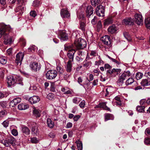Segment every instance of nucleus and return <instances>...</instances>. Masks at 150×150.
I'll use <instances>...</instances> for the list:
<instances>
[{"instance_id": "69168bd1", "label": "nucleus", "mask_w": 150, "mask_h": 150, "mask_svg": "<svg viewBox=\"0 0 150 150\" xmlns=\"http://www.w3.org/2000/svg\"><path fill=\"white\" fill-rule=\"evenodd\" d=\"M116 103V105H117L120 106L122 105V102L120 101H117L115 102Z\"/></svg>"}, {"instance_id": "603ef678", "label": "nucleus", "mask_w": 150, "mask_h": 150, "mask_svg": "<svg viewBox=\"0 0 150 150\" xmlns=\"http://www.w3.org/2000/svg\"><path fill=\"white\" fill-rule=\"evenodd\" d=\"M36 13L35 11H32L30 12V15L33 17H35L36 16Z\"/></svg>"}, {"instance_id": "1a4fd4ad", "label": "nucleus", "mask_w": 150, "mask_h": 150, "mask_svg": "<svg viewBox=\"0 0 150 150\" xmlns=\"http://www.w3.org/2000/svg\"><path fill=\"white\" fill-rule=\"evenodd\" d=\"M24 56V54L22 52H19L17 54L16 57V63L17 64V65H18L19 64H20V65H21Z\"/></svg>"}, {"instance_id": "e2e57ef3", "label": "nucleus", "mask_w": 150, "mask_h": 150, "mask_svg": "<svg viewBox=\"0 0 150 150\" xmlns=\"http://www.w3.org/2000/svg\"><path fill=\"white\" fill-rule=\"evenodd\" d=\"M73 103L77 104L78 103V98L77 97L74 98L72 100Z\"/></svg>"}, {"instance_id": "0e129e2a", "label": "nucleus", "mask_w": 150, "mask_h": 150, "mask_svg": "<svg viewBox=\"0 0 150 150\" xmlns=\"http://www.w3.org/2000/svg\"><path fill=\"white\" fill-rule=\"evenodd\" d=\"M90 55L91 56L95 57L97 55V54L95 51H91V53L90 54Z\"/></svg>"}, {"instance_id": "473e14b6", "label": "nucleus", "mask_w": 150, "mask_h": 150, "mask_svg": "<svg viewBox=\"0 0 150 150\" xmlns=\"http://www.w3.org/2000/svg\"><path fill=\"white\" fill-rule=\"evenodd\" d=\"M76 143L77 144V146L78 150H82L83 146L82 144L81 141L79 140L76 141Z\"/></svg>"}, {"instance_id": "0eeeda50", "label": "nucleus", "mask_w": 150, "mask_h": 150, "mask_svg": "<svg viewBox=\"0 0 150 150\" xmlns=\"http://www.w3.org/2000/svg\"><path fill=\"white\" fill-rule=\"evenodd\" d=\"M7 82L8 87L13 86L16 82L15 77L12 75L8 76L7 77Z\"/></svg>"}, {"instance_id": "3c124183", "label": "nucleus", "mask_w": 150, "mask_h": 150, "mask_svg": "<svg viewBox=\"0 0 150 150\" xmlns=\"http://www.w3.org/2000/svg\"><path fill=\"white\" fill-rule=\"evenodd\" d=\"M4 126L6 128L8 127V126L9 123L8 121L5 120L2 123Z\"/></svg>"}, {"instance_id": "2eb2a0df", "label": "nucleus", "mask_w": 150, "mask_h": 150, "mask_svg": "<svg viewBox=\"0 0 150 150\" xmlns=\"http://www.w3.org/2000/svg\"><path fill=\"white\" fill-rule=\"evenodd\" d=\"M59 37L61 40L63 41H65L68 39L67 34L64 31L60 32Z\"/></svg>"}, {"instance_id": "20e7f679", "label": "nucleus", "mask_w": 150, "mask_h": 150, "mask_svg": "<svg viewBox=\"0 0 150 150\" xmlns=\"http://www.w3.org/2000/svg\"><path fill=\"white\" fill-rule=\"evenodd\" d=\"M96 15L98 16L103 17L104 16V7L101 5H99L96 8Z\"/></svg>"}, {"instance_id": "5701e85b", "label": "nucleus", "mask_w": 150, "mask_h": 150, "mask_svg": "<svg viewBox=\"0 0 150 150\" xmlns=\"http://www.w3.org/2000/svg\"><path fill=\"white\" fill-rule=\"evenodd\" d=\"M57 70L58 74L60 75H62L64 72V71L63 69V67L61 65H58L57 67Z\"/></svg>"}, {"instance_id": "393cba45", "label": "nucleus", "mask_w": 150, "mask_h": 150, "mask_svg": "<svg viewBox=\"0 0 150 150\" xmlns=\"http://www.w3.org/2000/svg\"><path fill=\"white\" fill-rule=\"evenodd\" d=\"M22 132L26 135H28L30 133V130L27 127L23 126L22 127Z\"/></svg>"}, {"instance_id": "f257e3e1", "label": "nucleus", "mask_w": 150, "mask_h": 150, "mask_svg": "<svg viewBox=\"0 0 150 150\" xmlns=\"http://www.w3.org/2000/svg\"><path fill=\"white\" fill-rule=\"evenodd\" d=\"M10 29H9V30H8V29H5V33H4L3 36L4 38V43L6 45L11 44L13 41V36L8 35V31H11V28L10 27Z\"/></svg>"}, {"instance_id": "72a5a7b5", "label": "nucleus", "mask_w": 150, "mask_h": 150, "mask_svg": "<svg viewBox=\"0 0 150 150\" xmlns=\"http://www.w3.org/2000/svg\"><path fill=\"white\" fill-rule=\"evenodd\" d=\"M144 23L146 27L150 29V17L145 19Z\"/></svg>"}, {"instance_id": "09e8293b", "label": "nucleus", "mask_w": 150, "mask_h": 150, "mask_svg": "<svg viewBox=\"0 0 150 150\" xmlns=\"http://www.w3.org/2000/svg\"><path fill=\"white\" fill-rule=\"evenodd\" d=\"M144 143L147 145H150V138H146L144 141Z\"/></svg>"}, {"instance_id": "774afa93", "label": "nucleus", "mask_w": 150, "mask_h": 150, "mask_svg": "<svg viewBox=\"0 0 150 150\" xmlns=\"http://www.w3.org/2000/svg\"><path fill=\"white\" fill-rule=\"evenodd\" d=\"M19 3H21L22 4H25L26 0H17Z\"/></svg>"}, {"instance_id": "b1692460", "label": "nucleus", "mask_w": 150, "mask_h": 150, "mask_svg": "<svg viewBox=\"0 0 150 150\" xmlns=\"http://www.w3.org/2000/svg\"><path fill=\"white\" fill-rule=\"evenodd\" d=\"M28 108V105L25 104L23 103L19 104L18 106V109L21 110H25Z\"/></svg>"}, {"instance_id": "37998d69", "label": "nucleus", "mask_w": 150, "mask_h": 150, "mask_svg": "<svg viewBox=\"0 0 150 150\" xmlns=\"http://www.w3.org/2000/svg\"><path fill=\"white\" fill-rule=\"evenodd\" d=\"M85 24L84 22H81L80 23V28L83 31L85 30Z\"/></svg>"}, {"instance_id": "58836bf2", "label": "nucleus", "mask_w": 150, "mask_h": 150, "mask_svg": "<svg viewBox=\"0 0 150 150\" xmlns=\"http://www.w3.org/2000/svg\"><path fill=\"white\" fill-rule=\"evenodd\" d=\"M1 142L6 146L8 147L10 146L9 143H8V141L7 139L2 140L1 141Z\"/></svg>"}, {"instance_id": "c756f323", "label": "nucleus", "mask_w": 150, "mask_h": 150, "mask_svg": "<svg viewBox=\"0 0 150 150\" xmlns=\"http://www.w3.org/2000/svg\"><path fill=\"white\" fill-rule=\"evenodd\" d=\"M7 139L8 141V143H9L10 145V144L14 145L15 143L16 140L12 136H11L8 138Z\"/></svg>"}, {"instance_id": "ddd939ff", "label": "nucleus", "mask_w": 150, "mask_h": 150, "mask_svg": "<svg viewBox=\"0 0 150 150\" xmlns=\"http://www.w3.org/2000/svg\"><path fill=\"white\" fill-rule=\"evenodd\" d=\"M30 67L34 71H37L40 69V67L38 65V63L35 62L31 63L30 64Z\"/></svg>"}, {"instance_id": "864d4df0", "label": "nucleus", "mask_w": 150, "mask_h": 150, "mask_svg": "<svg viewBox=\"0 0 150 150\" xmlns=\"http://www.w3.org/2000/svg\"><path fill=\"white\" fill-rule=\"evenodd\" d=\"M37 49V47L35 45H33L30 47L29 48V50H30V51L32 52L33 51H35Z\"/></svg>"}, {"instance_id": "39448f33", "label": "nucleus", "mask_w": 150, "mask_h": 150, "mask_svg": "<svg viewBox=\"0 0 150 150\" xmlns=\"http://www.w3.org/2000/svg\"><path fill=\"white\" fill-rule=\"evenodd\" d=\"M57 72L55 70H50L46 74V78L49 79H54L57 75Z\"/></svg>"}, {"instance_id": "2f4dec72", "label": "nucleus", "mask_w": 150, "mask_h": 150, "mask_svg": "<svg viewBox=\"0 0 150 150\" xmlns=\"http://www.w3.org/2000/svg\"><path fill=\"white\" fill-rule=\"evenodd\" d=\"M145 107L144 105L137 106L136 107L137 111L140 112H143L144 111Z\"/></svg>"}, {"instance_id": "a211bd4d", "label": "nucleus", "mask_w": 150, "mask_h": 150, "mask_svg": "<svg viewBox=\"0 0 150 150\" xmlns=\"http://www.w3.org/2000/svg\"><path fill=\"white\" fill-rule=\"evenodd\" d=\"M129 74L130 72L129 71H128L127 72H125L122 74L119 77L118 81L119 83H122L123 82V81L125 79L126 77V74Z\"/></svg>"}, {"instance_id": "680f3d73", "label": "nucleus", "mask_w": 150, "mask_h": 150, "mask_svg": "<svg viewBox=\"0 0 150 150\" xmlns=\"http://www.w3.org/2000/svg\"><path fill=\"white\" fill-rule=\"evenodd\" d=\"M72 124L70 122H68L66 126V127L67 128H69L71 127H72Z\"/></svg>"}, {"instance_id": "338daca9", "label": "nucleus", "mask_w": 150, "mask_h": 150, "mask_svg": "<svg viewBox=\"0 0 150 150\" xmlns=\"http://www.w3.org/2000/svg\"><path fill=\"white\" fill-rule=\"evenodd\" d=\"M33 5L35 6H38L39 5V1H35L33 2Z\"/></svg>"}, {"instance_id": "c9c22d12", "label": "nucleus", "mask_w": 150, "mask_h": 150, "mask_svg": "<svg viewBox=\"0 0 150 150\" xmlns=\"http://www.w3.org/2000/svg\"><path fill=\"white\" fill-rule=\"evenodd\" d=\"M134 82V80L133 78H129L126 81L125 84L126 85L128 86L132 84Z\"/></svg>"}, {"instance_id": "e433bc0d", "label": "nucleus", "mask_w": 150, "mask_h": 150, "mask_svg": "<svg viewBox=\"0 0 150 150\" xmlns=\"http://www.w3.org/2000/svg\"><path fill=\"white\" fill-rule=\"evenodd\" d=\"M7 61V59L6 57H0V63L2 64H5Z\"/></svg>"}, {"instance_id": "9b49d317", "label": "nucleus", "mask_w": 150, "mask_h": 150, "mask_svg": "<svg viewBox=\"0 0 150 150\" xmlns=\"http://www.w3.org/2000/svg\"><path fill=\"white\" fill-rule=\"evenodd\" d=\"M101 40L104 44L106 45H109L111 43V39L110 37L108 35L103 37Z\"/></svg>"}, {"instance_id": "9d476101", "label": "nucleus", "mask_w": 150, "mask_h": 150, "mask_svg": "<svg viewBox=\"0 0 150 150\" xmlns=\"http://www.w3.org/2000/svg\"><path fill=\"white\" fill-rule=\"evenodd\" d=\"M60 14L62 18H70V14L69 12L66 8H63L61 10Z\"/></svg>"}, {"instance_id": "c03bdc74", "label": "nucleus", "mask_w": 150, "mask_h": 150, "mask_svg": "<svg viewBox=\"0 0 150 150\" xmlns=\"http://www.w3.org/2000/svg\"><path fill=\"white\" fill-rule=\"evenodd\" d=\"M112 89L113 88L111 87H109L107 88L106 90L107 94H108L109 93H112Z\"/></svg>"}, {"instance_id": "6ab92c4d", "label": "nucleus", "mask_w": 150, "mask_h": 150, "mask_svg": "<svg viewBox=\"0 0 150 150\" xmlns=\"http://www.w3.org/2000/svg\"><path fill=\"white\" fill-rule=\"evenodd\" d=\"M122 23L125 25H133L134 23V20L131 18H128L124 19L122 21Z\"/></svg>"}, {"instance_id": "412c9836", "label": "nucleus", "mask_w": 150, "mask_h": 150, "mask_svg": "<svg viewBox=\"0 0 150 150\" xmlns=\"http://www.w3.org/2000/svg\"><path fill=\"white\" fill-rule=\"evenodd\" d=\"M33 109V113L35 116L36 117H40V110L35 108H34Z\"/></svg>"}, {"instance_id": "a19ab883", "label": "nucleus", "mask_w": 150, "mask_h": 150, "mask_svg": "<svg viewBox=\"0 0 150 150\" xmlns=\"http://www.w3.org/2000/svg\"><path fill=\"white\" fill-rule=\"evenodd\" d=\"M38 129L36 127H33L32 128V132L33 134H35L37 135V133L38 132Z\"/></svg>"}, {"instance_id": "4d7b16f0", "label": "nucleus", "mask_w": 150, "mask_h": 150, "mask_svg": "<svg viewBox=\"0 0 150 150\" xmlns=\"http://www.w3.org/2000/svg\"><path fill=\"white\" fill-rule=\"evenodd\" d=\"M85 105V101L83 100L80 103L79 105L80 107L81 108H83L84 107Z\"/></svg>"}, {"instance_id": "4c0bfd02", "label": "nucleus", "mask_w": 150, "mask_h": 150, "mask_svg": "<svg viewBox=\"0 0 150 150\" xmlns=\"http://www.w3.org/2000/svg\"><path fill=\"white\" fill-rule=\"evenodd\" d=\"M91 2L92 5L96 6L99 3L100 0H91Z\"/></svg>"}, {"instance_id": "79ce46f5", "label": "nucleus", "mask_w": 150, "mask_h": 150, "mask_svg": "<svg viewBox=\"0 0 150 150\" xmlns=\"http://www.w3.org/2000/svg\"><path fill=\"white\" fill-rule=\"evenodd\" d=\"M30 141L32 143L36 144L38 142L39 140L36 137L31 138Z\"/></svg>"}, {"instance_id": "4468645a", "label": "nucleus", "mask_w": 150, "mask_h": 150, "mask_svg": "<svg viewBox=\"0 0 150 150\" xmlns=\"http://www.w3.org/2000/svg\"><path fill=\"white\" fill-rule=\"evenodd\" d=\"M21 101V99L20 98H15L10 103L9 105L12 107H14Z\"/></svg>"}, {"instance_id": "f704fd0d", "label": "nucleus", "mask_w": 150, "mask_h": 150, "mask_svg": "<svg viewBox=\"0 0 150 150\" xmlns=\"http://www.w3.org/2000/svg\"><path fill=\"white\" fill-rule=\"evenodd\" d=\"M112 23V20L111 18H109L105 20L104 22V25H108L109 24Z\"/></svg>"}, {"instance_id": "cd10ccee", "label": "nucleus", "mask_w": 150, "mask_h": 150, "mask_svg": "<svg viewBox=\"0 0 150 150\" xmlns=\"http://www.w3.org/2000/svg\"><path fill=\"white\" fill-rule=\"evenodd\" d=\"M88 57H86V59L83 61V66L87 68L89 66H91L92 63L90 61H87Z\"/></svg>"}, {"instance_id": "6e6d98bb", "label": "nucleus", "mask_w": 150, "mask_h": 150, "mask_svg": "<svg viewBox=\"0 0 150 150\" xmlns=\"http://www.w3.org/2000/svg\"><path fill=\"white\" fill-rule=\"evenodd\" d=\"M6 114V112L4 110L0 111V117H3Z\"/></svg>"}, {"instance_id": "aec40b11", "label": "nucleus", "mask_w": 150, "mask_h": 150, "mask_svg": "<svg viewBox=\"0 0 150 150\" xmlns=\"http://www.w3.org/2000/svg\"><path fill=\"white\" fill-rule=\"evenodd\" d=\"M108 30L109 33L113 34L116 33L117 29L115 25H112L109 27Z\"/></svg>"}, {"instance_id": "8fccbe9b", "label": "nucleus", "mask_w": 150, "mask_h": 150, "mask_svg": "<svg viewBox=\"0 0 150 150\" xmlns=\"http://www.w3.org/2000/svg\"><path fill=\"white\" fill-rule=\"evenodd\" d=\"M20 44H21L23 46H25L26 44L25 41V40L23 38H21L20 39Z\"/></svg>"}, {"instance_id": "ea45409f", "label": "nucleus", "mask_w": 150, "mask_h": 150, "mask_svg": "<svg viewBox=\"0 0 150 150\" xmlns=\"http://www.w3.org/2000/svg\"><path fill=\"white\" fill-rule=\"evenodd\" d=\"M143 76L142 73L139 72L136 73V78L137 80H138L141 79Z\"/></svg>"}, {"instance_id": "a18cd8bd", "label": "nucleus", "mask_w": 150, "mask_h": 150, "mask_svg": "<svg viewBox=\"0 0 150 150\" xmlns=\"http://www.w3.org/2000/svg\"><path fill=\"white\" fill-rule=\"evenodd\" d=\"M124 35L125 37L128 40L130 41L131 38L129 36L128 33L127 32H125L124 33Z\"/></svg>"}, {"instance_id": "a878e982", "label": "nucleus", "mask_w": 150, "mask_h": 150, "mask_svg": "<svg viewBox=\"0 0 150 150\" xmlns=\"http://www.w3.org/2000/svg\"><path fill=\"white\" fill-rule=\"evenodd\" d=\"M47 123L48 126L50 128H52L54 125V123L49 118H48L47 120Z\"/></svg>"}, {"instance_id": "f3484780", "label": "nucleus", "mask_w": 150, "mask_h": 150, "mask_svg": "<svg viewBox=\"0 0 150 150\" xmlns=\"http://www.w3.org/2000/svg\"><path fill=\"white\" fill-rule=\"evenodd\" d=\"M23 5L24 4H22L21 6H19L16 8V11L18 12V14L21 15L23 13L25 9V7Z\"/></svg>"}, {"instance_id": "f8f14e48", "label": "nucleus", "mask_w": 150, "mask_h": 150, "mask_svg": "<svg viewBox=\"0 0 150 150\" xmlns=\"http://www.w3.org/2000/svg\"><path fill=\"white\" fill-rule=\"evenodd\" d=\"M93 10L91 6H88L86 8V15L88 18H89L93 13Z\"/></svg>"}, {"instance_id": "4be33fe9", "label": "nucleus", "mask_w": 150, "mask_h": 150, "mask_svg": "<svg viewBox=\"0 0 150 150\" xmlns=\"http://www.w3.org/2000/svg\"><path fill=\"white\" fill-rule=\"evenodd\" d=\"M105 121H107L109 120H113L114 117L113 115L110 114L106 113L104 115Z\"/></svg>"}, {"instance_id": "c85d7f7f", "label": "nucleus", "mask_w": 150, "mask_h": 150, "mask_svg": "<svg viewBox=\"0 0 150 150\" xmlns=\"http://www.w3.org/2000/svg\"><path fill=\"white\" fill-rule=\"evenodd\" d=\"M141 83L143 86H146L150 85V82L146 79L142 80Z\"/></svg>"}, {"instance_id": "7ed1b4c3", "label": "nucleus", "mask_w": 150, "mask_h": 150, "mask_svg": "<svg viewBox=\"0 0 150 150\" xmlns=\"http://www.w3.org/2000/svg\"><path fill=\"white\" fill-rule=\"evenodd\" d=\"M64 49L65 50L68 51L67 55L69 58L73 60L74 55L76 51L74 49H72V46H65Z\"/></svg>"}, {"instance_id": "13d9d810", "label": "nucleus", "mask_w": 150, "mask_h": 150, "mask_svg": "<svg viewBox=\"0 0 150 150\" xmlns=\"http://www.w3.org/2000/svg\"><path fill=\"white\" fill-rule=\"evenodd\" d=\"M79 18L81 20H85V17L83 13H81L79 15Z\"/></svg>"}, {"instance_id": "49530a36", "label": "nucleus", "mask_w": 150, "mask_h": 150, "mask_svg": "<svg viewBox=\"0 0 150 150\" xmlns=\"http://www.w3.org/2000/svg\"><path fill=\"white\" fill-rule=\"evenodd\" d=\"M11 133L12 135L14 136H17L18 135V132L15 129H13L11 130Z\"/></svg>"}, {"instance_id": "052dcab7", "label": "nucleus", "mask_w": 150, "mask_h": 150, "mask_svg": "<svg viewBox=\"0 0 150 150\" xmlns=\"http://www.w3.org/2000/svg\"><path fill=\"white\" fill-rule=\"evenodd\" d=\"M105 104L103 103H100L98 105H97L96 107V108H103V107L105 106Z\"/></svg>"}, {"instance_id": "de8ad7c7", "label": "nucleus", "mask_w": 150, "mask_h": 150, "mask_svg": "<svg viewBox=\"0 0 150 150\" xmlns=\"http://www.w3.org/2000/svg\"><path fill=\"white\" fill-rule=\"evenodd\" d=\"M54 97V94L52 93H49L47 96V98L49 100H52Z\"/></svg>"}, {"instance_id": "5fc2aeb1", "label": "nucleus", "mask_w": 150, "mask_h": 150, "mask_svg": "<svg viewBox=\"0 0 150 150\" xmlns=\"http://www.w3.org/2000/svg\"><path fill=\"white\" fill-rule=\"evenodd\" d=\"M80 117V116L79 115H76L73 118L74 120L75 121H77Z\"/></svg>"}, {"instance_id": "6e6552de", "label": "nucleus", "mask_w": 150, "mask_h": 150, "mask_svg": "<svg viewBox=\"0 0 150 150\" xmlns=\"http://www.w3.org/2000/svg\"><path fill=\"white\" fill-rule=\"evenodd\" d=\"M0 38L1 37L4 35V33H5V29L8 28V30H9V29H10V26L9 25H6L3 23L0 24Z\"/></svg>"}, {"instance_id": "f03ea898", "label": "nucleus", "mask_w": 150, "mask_h": 150, "mask_svg": "<svg viewBox=\"0 0 150 150\" xmlns=\"http://www.w3.org/2000/svg\"><path fill=\"white\" fill-rule=\"evenodd\" d=\"M74 45L78 49H83L86 47V42L84 39L79 38L75 40Z\"/></svg>"}, {"instance_id": "bf43d9fd", "label": "nucleus", "mask_w": 150, "mask_h": 150, "mask_svg": "<svg viewBox=\"0 0 150 150\" xmlns=\"http://www.w3.org/2000/svg\"><path fill=\"white\" fill-rule=\"evenodd\" d=\"M111 67L108 64H106L104 65V68L105 69H110L111 68Z\"/></svg>"}, {"instance_id": "dca6fc26", "label": "nucleus", "mask_w": 150, "mask_h": 150, "mask_svg": "<svg viewBox=\"0 0 150 150\" xmlns=\"http://www.w3.org/2000/svg\"><path fill=\"white\" fill-rule=\"evenodd\" d=\"M40 100V98L38 96H35L30 97L29 98L28 101L31 104H32L38 102Z\"/></svg>"}, {"instance_id": "bb28decb", "label": "nucleus", "mask_w": 150, "mask_h": 150, "mask_svg": "<svg viewBox=\"0 0 150 150\" xmlns=\"http://www.w3.org/2000/svg\"><path fill=\"white\" fill-rule=\"evenodd\" d=\"M71 61L69 60L67 62L66 67V70L67 72H70L71 70Z\"/></svg>"}, {"instance_id": "7c9ffc66", "label": "nucleus", "mask_w": 150, "mask_h": 150, "mask_svg": "<svg viewBox=\"0 0 150 150\" xmlns=\"http://www.w3.org/2000/svg\"><path fill=\"white\" fill-rule=\"evenodd\" d=\"M119 70V69H113L112 70L108 69L106 71V74H112L115 72H118Z\"/></svg>"}, {"instance_id": "423d86ee", "label": "nucleus", "mask_w": 150, "mask_h": 150, "mask_svg": "<svg viewBox=\"0 0 150 150\" xmlns=\"http://www.w3.org/2000/svg\"><path fill=\"white\" fill-rule=\"evenodd\" d=\"M134 21L138 25H142L143 24V21L142 15L136 13L134 16Z\"/></svg>"}]
</instances>
